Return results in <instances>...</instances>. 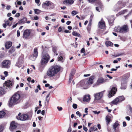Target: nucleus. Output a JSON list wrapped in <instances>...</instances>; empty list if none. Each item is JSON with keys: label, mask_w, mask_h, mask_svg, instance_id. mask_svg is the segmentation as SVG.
Returning a JSON list of instances; mask_svg holds the SVG:
<instances>
[{"label": "nucleus", "mask_w": 132, "mask_h": 132, "mask_svg": "<svg viewBox=\"0 0 132 132\" xmlns=\"http://www.w3.org/2000/svg\"><path fill=\"white\" fill-rule=\"evenodd\" d=\"M93 112L95 114H98L100 113V111L97 112V111H93Z\"/></svg>", "instance_id": "nucleus-44"}, {"label": "nucleus", "mask_w": 132, "mask_h": 132, "mask_svg": "<svg viewBox=\"0 0 132 132\" xmlns=\"http://www.w3.org/2000/svg\"><path fill=\"white\" fill-rule=\"evenodd\" d=\"M60 70V67L57 65L52 66L48 70L47 75L50 77H53L59 72Z\"/></svg>", "instance_id": "nucleus-1"}, {"label": "nucleus", "mask_w": 132, "mask_h": 132, "mask_svg": "<svg viewBox=\"0 0 132 132\" xmlns=\"http://www.w3.org/2000/svg\"><path fill=\"white\" fill-rule=\"evenodd\" d=\"M118 100V99L117 98L111 102V103L114 105L117 104L119 102Z\"/></svg>", "instance_id": "nucleus-22"}, {"label": "nucleus", "mask_w": 132, "mask_h": 132, "mask_svg": "<svg viewBox=\"0 0 132 132\" xmlns=\"http://www.w3.org/2000/svg\"><path fill=\"white\" fill-rule=\"evenodd\" d=\"M53 51L54 52V53H55L56 55H58V54L56 52V51L55 49V48H54L53 49Z\"/></svg>", "instance_id": "nucleus-46"}, {"label": "nucleus", "mask_w": 132, "mask_h": 132, "mask_svg": "<svg viewBox=\"0 0 132 132\" xmlns=\"http://www.w3.org/2000/svg\"><path fill=\"white\" fill-rule=\"evenodd\" d=\"M83 129L84 130H85L86 131H87L88 130L87 128H86V127L84 126H83Z\"/></svg>", "instance_id": "nucleus-45"}, {"label": "nucleus", "mask_w": 132, "mask_h": 132, "mask_svg": "<svg viewBox=\"0 0 132 132\" xmlns=\"http://www.w3.org/2000/svg\"><path fill=\"white\" fill-rule=\"evenodd\" d=\"M102 92L97 93L94 94L95 98L96 100H100L102 97Z\"/></svg>", "instance_id": "nucleus-13"}, {"label": "nucleus", "mask_w": 132, "mask_h": 132, "mask_svg": "<svg viewBox=\"0 0 132 132\" xmlns=\"http://www.w3.org/2000/svg\"><path fill=\"white\" fill-rule=\"evenodd\" d=\"M78 12L75 11H73L72 12L71 14L73 16H74L78 14Z\"/></svg>", "instance_id": "nucleus-33"}, {"label": "nucleus", "mask_w": 132, "mask_h": 132, "mask_svg": "<svg viewBox=\"0 0 132 132\" xmlns=\"http://www.w3.org/2000/svg\"><path fill=\"white\" fill-rule=\"evenodd\" d=\"M72 76L70 75L69 76V82L70 83L72 79Z\"/></svg>", "instance_id": "nucleus-43"}, {"label": "nucleus", "mask_w": 132, "mask_h": 132, "mask_svg": "<svg viewBox=\"0 0 132 132\" xmlns=\"http://www.w3.org/2000/svg\"><path fill=\"white\" fill-rule=\"evenodd\" d=\"M117 90V88L116 87H113L109 92V97H111L113 96L115 94Z\"/></svg>", "instance_id": "nucleus-12"}, {"label": "nucleus", "mask_w": 132, "mask_h": 132, "mask_svg": "<svg viewBox=\"0 0 132 132\" xmlns=\"http://www.w3.org/2000/svg\"><path fill=\"white\" fill-rule=\"evenodd\" d=\"M34 11L35 13L37 14L40 13L41 12V11L38 9H35Z\"/></svg>", "instance_id": "nucleus-30"}, {"label": "nucleus", "mask_w": 132, "mask_h": 132, "mask_svg": "<svg viewBox=\"0 0 132 132\" xmlns=\"http://www.w3.org/2000/svg\"><path fill=\"white\" fill-rule=\"evenodd\" d=\"M126 2H122L121 1H118L116 4V6L118 7V8H122L125 7L126 5Z\"/></svg>", "instance_id": "nucleus-11"}, {"label": "nucleus", "mask_w": 132, "mask_h": 132, "mask_svg": "<svg viewBox=\"0 0 132 132\" xmlns=\"http://www.w3.org/2000/svg\"><path fill=\"white\" fill-rule=\"evenodd\" d=\"M50 93H49V94H48L47 96H46V100L47 101V103H48L49 101V99H47V98L48 97L50 96Z\"/></svg>", "instance_id": "nucleus-38"}, {"label": "nucleus", "mask_w": 132, "mask_h": 132, "mask_svg": "<svg viewBox=\"0 0 132 132\" xmlns=\"http://www.w3.org/2000/svg\"><path fill=\"white\" fill-rule=\"evenodd\" d=\"M74 2L73 0H65L64 1L63 3L67 5H69L72 4Z\"/></svg>", "instance_id": "nucleus-18"}, {"label": "nucleus", "mask_w": 132, "mask_h": 132, "mask_svg": "<svg viewBox=\"0 0 132 132\" xmlns=\"http://www.w3.org/2000/svg\"><path fill=\"white\" fill-rule=\"evenodd\" d=\"M71 22L70 21H68L67 22L66 24L68 25H69Z\"/></svg>", "instance_id": "nucleus-63"}, {"label": "nucleus", "mask_w": 132, "mask_h": 132, "mask_svg": "<svg viewBox=\"0 0 132 132\" xmlns=\"http://www.w3.org/2000/svg\"><path fill=\"white\" fill-rule=\"evenodd\" d=\"M34 19L35 20H37L38 19V17L37 16H35L34 17Z\"/></svg>", "instance_id": "nucleus-64"}, {"label": "nucleus", "mask_w": 132, "mask_h": 132, "mask_svg": "<svg viewBox=\"0 0 132 132\" xmlns=\"http://www.w3.org/2000/svg\"><path fill=\"white\" fill-rule=\"evenodd\" d=\"M98 25L99 27L101 29H104L105 27V22L102 21L99 22Z\"/></svg>", "instance_id": "nucleus-16"}, {"label": "nucleus", "mask_w": 132, "mask_h": 132, "mask_svg": "<svg viewBox=\"0 0 132 132\" xmlns=\"http://www.w3.org/2000/svg\"><path fill=\"white\" fill-rule=\"evenodd\" d=\"M126 84H121V88L122 89H126Z\"/></svg>", "instance_id": "nucleus-32"}, {"label": "nucleus", "mask_w": 132, "mask_h": 132, "mask_svg": "<svg viewBox=\"0 0 132 132\" xmlns=\"http://www.w3.org/2000/svg\"><path fill=\"white\" fill-rule=\"evenodd\" d=\"M12 85V82L10 80L6 81L3 84L4 86L6 89L9 88L10 89Z\"/></svg>", "instance_id": "nucleus-10"}, {"label": "nucleus", "mask_w": 132, "mask_h": 132, "mask_svg": "<svg viewBox=\"0 0 132 132\" xmlns=\"http://www.w3.org/2000/svg\"><path fill=\"white\" fill-rule=\"evenodd\" d=\"M105 44L107 47H108L109 46H112L113 45V44L111 42L108 41L106 42Z\"/></svg>", "instance_id": "nucleus-27"}, {"label": "nucleus", "mask_w": 132, "mask_h": 132, "mask_svg": "<svg viewBox=\"0 0 132 132\" xmlns=\"http://www.w3.org/2000/svg\"><path fill=\"white\" fill-rule=\"evenodd\" d=\"M72 34L75 36L79 37L80 36V34H79L76 31L73 32L72 33Z\"/></svg>", "instance_id": "nucleus-31"}, {"label": "nucleus", "mask_w": 132, "mask_h": 132, "mask_svg": "<svg viewBox=\"0 0 132 132\" xmlns=\"http://www.w3.org/2000/svg\"><path fill=\"white\" fill-rule=\"evenodd\" d=\"M130 112L129 114V115L131 116L132 118V109L131 108H129Z\"/></svg>", "instance_id": "nucleus-36"}, {"label": "nucleus", "mask_w": 132, "mask_h": 132, "mask_svg": "<svg viewBox=\"0 0 132 132\" xmlns=\"http://www.w3.org/2000/svg\"><path fill=\"white\" fill-rule=\"evenodd\" d=\"M10 61L7 60H5L2 63L1 67L3 68H8L10 67Z\"/></svg>", "instance_id": "nucleus-8"}, {"label": "nucleus", "mask_w": 132, "mask_h": 132, "mask_svg": "<svg viewBox=\"0 0 132 132\" xmlns=\"http://www.w3.org/2000/svg\"><path fill=\"white\" fill-rule=\"evenodd\" d=\"M45 111L44 110H43L42 111L41 113L42 115L44 116L45 115Z\"/></svg>", "instance_id": "nucleus-56"}, {"label": "nucleus", "mask_w": 132, "mask_h": 132, "mask_svg": "<svg viewBox=\"0 0 132 132\" xmlns=\"http://www.w3.org/2000/svg\"><path fill=\"white\" fill-rule=\"evenodd\" d=\"M20 35V33L19 30H18L17 31V36L18 37H19Z\"/></svg>", "instance_id": "nucleus-41"}, {"label": "nucleus", "mask_w": 132, "mask_h": 132, "mask_svg": "<svg viewBox=\"0 0 132 132\" xmlns=\"http://www.w3.org/2000/svg\"><path fill=\"white\" fill-rule=\"evenodd\" d=\"M9 22L8 21H7L6 22L5 24L7 26L9 25Z\"/></svg>", "instance_id": "nucleus-61"}, {"label": "nucleus", "mask_w": 132, "mask_h": 132, "mask_svg": "<svg viewBox=\"0 0 132 132\" xmlns=\"http://www.w3.org/2000/svg\"><path fill=\"white\" fill-rule=\"evenodd\" d=\"M94 78L95 77L94 76H92L90 77L87 81V86H88L93 84L94 82Z\"/></svg>", "instance_id": "nucleus-14"}, {"label": "nucleus", "mask_w": 132, "mask_h": 132, "mask_svg": "<svg viewBox=\"0 0 132 132\" xmlns=\"http://www.w3.org/2000/svg\"><path fill=\"white\" fill-rule=\"evenodd\" d=\"M35 2L38 5H40V4H39L40 1V0H35Z\"/></svg>", "instance_id": "nucleus-40"}, {"label": "nucleus", "mask_w": 132, "mask_h": 132, "mask_svg": "<svg viewBox=\"0 0 132 132\" xmlns=\"http://www.w3.org/2000/svg\"><path fill=\"white\" fill-rule=\"evenodd\" d=\"M20 15V13H17L15 15V16L16 17H18Z\"/></svg>", "instance_id": "nucleus-55"}, {"label": "nucleus", "mask_w": 132, "mask_h": 132, "mask_svg": "<svg viewBox=\"0 0 132 132\" xmlns=\"http://www.w3.org/2000/svg\"><path fill=\"white\" fill-rule=\"evenodd\" d=\"M31 32V31L29 29H27L24 30L23 34V38L24 39L29 38Z\"/></svg>", "instance_id": "nucleus-6"}, {"label": "nucleus", "mask_w": 132, "mask_h": 132, "mask_svg": "<svg viewBox=\"0 0 132 132\" xmlns=\"http://www.w3.org/2000/svg\"><path fill=\"white\" fill-rule=\"evenodd\" d=\"M4 129L3 127L2 126L0 125V132H2Z\"/></svg>", "instance_id": "nucleus-37"}, {"label": "nucleus", "mask_w": 132, "mask_h": 132, "mask_svg": "<svg viewBox=\"0 0 132 132\" xmlns=\"http://www.w3.org/2000/svg\"><path fill=\"white\" fill-rule=\"evenodd\" d=\"M5 93L4 89L2 87H0V94L1 95L4 94Z\"/></svg>", "instance_id": "nucleus-25"}, {"label": "nucleus", "mask_w": 132, "mask_h": 132, "mask_svg": "<svg viewBox=\"0 0 132 132\" xmlns=\"http://www.w3.org/2000/svg\"><path fill=\"white\" fill-rule=\"evenodd\" d=\"M63 53L61 52L59 53V56L58 58L59 61H61L63 59Z\"/></svg>", "instance_id": "nucleus-23"}, {"label": "nucleus", "mask_w": 132, "mask_h": 132, "mask_svg": "<svg viewBox=\"0 0 132 132\" xmlns=\"http://www.w3.org/2000/svg\"><path fill=\"white\" fill-rule=\"evenodd\" d=\"M21 113H19L16 118L18 120H21L22 121H25L28 120L29 118V117L28 115L23 114L21 116Z\"/></svg>", "instance_id": "nucleus-4"}, {"label": "nucleus", "mask_w": 132, "mask_h": 132, "mask_svg": "<svg viewBox=\"0 0 132 132\" xmlns=\"http://www.w3.org/2000/svg\"><path fill=\"white\" fill-rule=\"evenodd\" d=\"M117 98L118 99L119 101V102L122 101L125 99V98L122 96H119L117 97Z\"/></svg>", "instance_id": "nucleus-26"}, {"label": "nucleus", "mask_w": 132, "mask_h": 132, "mask_svg": "<svg viewBox=\"0 0 132 132\" xmlns=\"http://www.w3.org/2000/svg\"><path fill=\"white\" fill-rule=\"evenodd\" d=\"M76 114L77 115H78L80 117L81 116V114H80V113L78 111L76 112Z\"/></svg>", "instance_id": "nucleus-42"}, {"label": "nucleus", "mask_w": 132, "mask_h": 132, "mask_svg": "<svg viewBox=\"0 0 132 132\" xmlns=\"http://www.w3.org/2000/svg\"><path fill=\"white\" fill-rule=\"evenodd\" d=\"M119 125V124L118 122H116L113 125V128L114 129V130L115 132L116 128Z\"/></svg>", "instance_id": "nucleus-24"}, {"label": "nucleus", "mask_w": 132, "mask_h": 132, "mask_svg": "<svg viewBox=\"0 0 132 132\" xmlns=\"http://www.w3.org/2000/svg\"><path fill=\"white\" fill-rule=\"evenodd\" d=\"M5 113L3 111H0V118H3L5 116Z\"/></svg>", "instance_id": "nucleus-28"}, {"label": "nucleus", "mask_w": 132, "mask_h": 132, "mask_svg": "<svg viewBox=\"0 0 132 132\" xmlns=\"http://www.w3.org/2000/svg\"><path fill=\"white\" fill-rule=\"evenodd\" d=\"M12 43L10 41L7 42L5 44V46L6 48L7 49H9L12 45Z\"/></svg>", "instance_id": "nucleus-21"}, {"label": "nucleus", "mask_w": 132, "mask_h": 132, "mask_svg": "<svg viewBox=\"0 0 132 132\" xmlns=\"http://www.w3.org/2000/svg\"><path fill=\"white\" fill-rule=\"evenodd\" d=\"M90 99V95L89 94H87L84 96L83 100L84 101L88 102Z\"/></svg>", "instance_id": "nucleus-19"}, {"label": "nucleus", "mask_w": 132, "mask_h": 132, "mask_svg": "<svg viewBox=\"0 0 132 132\" xmlns=\"http://www.w3.org/2000/svg\"><path fill=\"white\" fill-rule=\"evenodd\" d=\"M97 127H98V128L99 129H101V125L100 124L98 123L97 124Z\"/></svg>", "instance_id": "nucleus-57"}, {"label": "nucleus", "mask_w": 132, "mask_h": 132, "mask_svg": "<svg viewBox=\"0 0 132 132\" xmlns=\"http://www.w3.org/2000/svg\"><path fill=\"white\" fill-rule=\"evenodd\" d=\"M50 59V56L47 54H45L43 55L42 57L41 60V64L44 65L47 63Z\"/></svg>", "instance_id": "nucleus-5"}, {"label": "nucleus", "mask_w": 132, "mask_h": 132, "mask_svg": "<svg viewBox=\"0 0 132 132\" xmlns=\"http://www.w3.org/2000/svg\"><path fill=\"white\" fill-rule=\"evenodd\" d=\"M73 108L75 109H76L77 108V105L75 104H73L72 105Z\"/></svg>", "instance_id": "nucleus-39"}, {"label": "nucleus", "mask_w": 132, "mask_h": 132, "mask_svg": "<svg viewBox=\"0 0 132 132\" xmlns=\"http://www.w3.org/2000/svg\"><path fill=\"white\" fill-rule=\"evenodd\" d=\"M4 73L5 75V77H6L8 75V72L6 71H4Z\"/></svg>", "instance_id": "nucleus-49"}, {"label": "nucleus", "mask_w": 132, "mask_h": 132, "mask_svg": "<svg viewBox=\"0 0 132 132\" xmlns=\"http://www.w3.org/2000/svg\"><path fill=\"white\" fill-rule=\"evenodd\" d=\"M95 4L97 6L95 8H102L104 7L103 5L101 2L100 0H98L96 2Z\"/></svg>", "instance_id": "nucleus-15"}, {"label": "nucleus", "mask_w": 132, "mask_h": 132, "mask_svg": "<svg viewBox=\"0 0 132 132\" xmlns=\"http://www.w3.org/2000/svg\"><path fill=\"white\" fill-rule=\"evenodd\" d=\"M18 24V23H16L14 25H13L12 26L13 28H14L15 27H16V26H17Z\"/></svg>", "instance_id": "nucleus-60"}, {"label": "nucleus", "mask_w": 132, "mask_h": 132, "mask_svg": "<svg viewBox=\"0 0 132 132\" xmlns=\"http://www.w3.org/2000/svg\"><path fill=\"white\" fill-rule=\"evenodd\" d=\"M54 4L50 1L44 2L42 4V7L43 8H45L48 6L50 8H53L54 7Z\"/></svg>", "instance_id": "nucleus-7"}, {"label": "nucleus", "mask_w": 132, "mask_h": 132, "mask_svg": "<svg viewBox=\"0 0 132 132\" xmlns=\"http://www.w3.org/2000/svg\"><path fill=\"white\" fill-rule=\"evenodd\" d=\"M75 73V70H72V71L70 73V75L71 76H73L74 75Z\"/></svg>", "instance_id": "nucleus-34"}, {"label": "nucleus", "mask_w": 132, "mask_h": 132, "mask_svg": "<svg viewBox=\"0 0 132 132\" xmlns=\"http://www.w3.org/2000/svg\"><path fill=\"white\" fill-rule=\"evenodd\" d=\"M94 126L93 127H91L89 129V132H91L93 130V129H94Z\"/></svg>", "instance_id": "nucleus-47"}, {"label": "nucleus", "mask_w": 132, "mask_h": 132, "mask_svg": "<svg viewBox=\"0 0 132 132\" xmlns=\"http://www.w3.org/2000/svg\"><path fill=\"white\" fill-rule=\"evenodd\" d=\"M57 109L60 111H61L62 109V107H60L59 106L57 107Z\"/></svg>", "instance_id": "nucleus-48"}, {"label": "nucleus", "mask_w": 132, "mask_h": 132, "mask_svg": "<svg viewBox=\"0 0 132 132\" xmlns=\"http://www.w3.org/2000/svg\"><path fill=\"white\" fill-rule=\"evenodd\" d=\"M105 119L108 124L110 121V118L109 116H107L106 117Z\"/></svg>", "instance_id": "nucleus-29"}, {"label": "nucleus", "mask_w": 132, "mask_h": 132, "mask_svg": "<svg viewBox=\"0 0 132 132\" xmlns=\"http://www.w3.org/2000/svg\"><path fill=\"white\" fill-rule=\"evenodd\" d=\"M16 127L15 122L14 121H13L11 123L10 129L11 131H12L13 129H15Z\"/></svg>", "instance_id": "nucleus-20"}, {"label": "nucleus", "mask_w": 132, "mask_h": 132, "mask_svg": "<svg viewBox=\"0 0 132 132\" xmlns=\"http://www.w3.org/2000/svg\"><path fill=\"white\" fill-rule=\"evenodd\" d=\"M123 126L124 127H126V122H125L124 121L123 122Z\"/></svg>", "instance_id": "nucleus-52"}, {"label": "nucleus", "mask_w": 132, "mask_h": 132, "mask_svg": "<svg viewBox=\"0 0 132 132\" xmlns=\"http://www.w3.org/2000/svg\"><path fill=\"white\" fill-rule=\"evenodd\" d=\"M88 109L87 108H85V113H87L88 112Z\"/></svg>", "instance_id": "nucleus-62"}, {"label": "nucleus", "mask_w": 132, "mask_h": 132, "mask_svg": "<svg viewBox=\"0 0 132 132\" xmlns=\"http://www.w3.org/2000/svg\"><path fill=\"white\" fill-rule=\"evenodd\" d=\"M106 76L110 79H112V77L110 76L109 75H106Z\"/></svg>", "instance_id": "nucleus-59"}, {"label": "nucleus", "mask_w": 132, "mask_h": 132, "mask_svg": "<svg viewBox=\"0 0 132 132\" xmlns=\"http://www.w3.org/2000/svg\"><path fill=\"white\" fill-rule=\"evenodd\" d=\"M31 78L30 77H28L27 78V80L29 82H30L31 81Z\"/></svg>", "instance_id": "nucleus-58"}, {"label": "nucleus", "mask_w": 132, "mask_h": 132, "mask_svg": "<svg viewBox=\"0 0 132 132\" xmlns=\"http://www.w3.org/2000/svg\"><path fill=\"white\" fill-rule=\"evenodd\" d=\"M125 118L128 121H129L130 120V118L128 116L126 117Z\"/></svg>", "instance_id": "nucleus-53"}, {"label": "nucleus", "mask_w": 132, "mask_h": 132, "mask_svg": "<svg viewBox=\"0 0 132 132\" xmlns=\"http://www.w3.org/2000/svg\"><path fill=\"white\" fill-rule=\"evenodd\" d=\"M38 54V52L37 49L36 48H34V53L30 57L31 60L33 61L35 60L37 57Z\"/></svg>", "instance_id": "nucleus-9"}, {"label": "nucleus", "mask_w": 132, "mask_h": 132, "mask_svg": "<svg viewBox=\"0 0 132 132\" xmlns=\"http://www.w3.org/2000/svg\"><path fill=\"white\" fill-rule=\"evenodd\" d=\"M105 82V80L104 78L102 77L98 78L97 81V84L100 85L103 84Z\"/></svg>", "instance_id": "nucleus-17"}, {"label": "nucleus", "mask_w": 132, "mask_h": 132, "mask_svg": "<svg viewBox=\"0 0 132 132\" xmlns=\"http://www.w3.org/2000/svg\"><path fill=\"white\" fill-rule=\"evenodd\" d=\"M62 28L61 27H60L58 29V31L59 32H60L62 31Z\"/></svg>", "instance_id": "nucleus-54"}, {"label": "nucleus", "mask_w": 132, "mask_h": 132, "mask_svg": "<svg viewBox=\"0 0 132 132\" xmlns=\"http://www.w3.org/2000/svg\"><path fill=\"white\" fill-rule=\"evenodd\" d=\"M20 95L18 92L14 94L11 98L9 103L10 105L12 106L19 103L20 102Z\"/></svg>", "instance_id": "nucleus-2"}, {"label": "nucleus", "mask_w": 132, "mask_h": 132, "mask_svg": "<svg viewBox=\"0 0 132 132\" xmlns=\"http://www.w3.org/2000/svg\"><path fill=\"white\" fill-rule=\"evenodd\" d=\"M71 127H69L67 132H71Z\"/></svg>", "instance_id": "nucleus-51"}, {"label": "nucleus", "mask_w": 132, "mask_h": 132, "mask_svg": "<svg viewBox=\"0 0 132 132\" xmlns=\"http://www.w3.org/2000/svg\"><path fill=\"white\" fill-rule=\"evenodd\" d=\"M15 49L13 47H12L9 51V52L10 53H12V52H14L15 51Z\"/></svg>", "instance_id": "nucleus-35"}, {"label": "nucleus", "mask_w": 132, "mask_h": 132, "mask_svg": "<svg viewBox=\"0 0 132 132\" xmlns=\"http://www.w3.org/2000/svg\"><path fill=\"white\" fill-rule=\"evenodd\" d=\"M81 53H84L85 52V49L84 48H82L81 50Z\"/></svg>", "instance_id": "nucleus-50"}, {"label": "nucleus", "mask_w": 132, "mask_h": 132, "mask_svg": "<svg viewBox=\"0 0 132 132\" xmlns=\"http://www.w3.org/2000/svg\"><path fill=\"white\" fill-rule=\"evenodd\" d=\"M115 30L117 32L124 33L128 32L129 30V29L128 25L125 24L121 27H117L116 28H115Z\"/></svg>", "instance_id": "nucleus-3"}]
</instances>
